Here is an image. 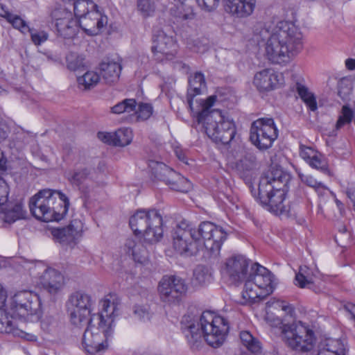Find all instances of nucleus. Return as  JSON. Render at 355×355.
Here are the masks:
<instances>
[{
  "mask_svg": "<svg viewBox=\"0 0 355 355\" xmlns=\"http://www.w3.org/2000/svg\"><path fill=\"white\" fill-rule=\"evenodd\" d=\"M252 40L264 47L272 62H288L303 48V35L298 26L288 21L257 23L253 28Z\"/></svg>",
  "mask_w": 355,
  "mask_h": 355,
  "instance_id": "1",
  "label": "nucleus"
},
{
  "mask_svg": "<svg viewBox=\"0 0 355 355\" xmlns=\"http://www.w3.org/2000/svg\"><path fill=\"white\" fill-rule=\"evenodd\" d=\"M181 330L192 349H198L203 339L212 347L223 345L229 331L227 320L211 311L202 313L199 322L190 315L183 316Z\"/></svg>",
  "mask_w": 355,
  "mask_h": 355,
  "instance_id": "2",
  "label": "nucleus"
},
{
  "mask_svg": "<svg viewBox=\"0 0 355 355\" xmlns=\"http://www.w3.org/2000/svg\"><path fill=\"white\" fill-rule=\"evenodd\" d=\"M120 299L110 293L100 302L101 311L93 314L88 320L82 340L84 349L90 354L105 350L107 340L112 335L114 318L118 315Z\"/></svg>",
  "mask_w": 355,
  "mask_h": 355,
  "instance_id": "3",
  "label": "nucleus"
},
{
  "mask_svg": "<svg viewBox=\"0 0 355 355\" xmlns=\"http://www.w3.org/2000/svg\"><path fill=\"white\" fill-rule=\"evenodd\" d=\"M288 181V175L279 168H272L261 176L257 198L262 206L275 214H288L289 209L285 205L284 189Z\"/></svg>",
  "mask_w": 355,
  "mask_h": 355,
  "instance_id": "4",
  "label": "nucleus"
},
{
  "mask_svg": "<svg viewBox=\"0 0 355 355\" xmlns=\"http://www.w3.org/2000/svg\"><path fill=\"white\" fill-rule=\"evenodd\" d=\"M216 100V96H211L206 100H197L201 107V110L197 112V120L203 125L206 134L213 141L228 144L235 136V126L233 121L225 118L220 110H210Z\"/></svg>",
  "mask_w": 355,
  "mask_h": 355,
  "instance_id": "5",
  "label": "nucleus"
},
{
  "mask_svg": "<svg viewBox=\"0 0 355 355\" xmlns=\"http://www.w3.org/2000/svg\"><path fill=\"white\" fill-rule=\"evenodd\" d=\"M69 200L63 193L51 189H43L32 197L29 208L37 219L50 222L59 221L68 211Z\"/></svg>",
  "mask_w": 355,
  "mask_h": 355,
  "instance_id": "6",
  "label": "nucleus"
},
{
  "mask_svg": "<svg viewBox=\"0 0 355 355\" xmlns=\"http://www.w3.org/2000/svg\"><path fill=\"white\" fill-rule=\"evenodd\" d=\"M223 279L230 284L239 285L241 278H248L255 287L271 294L277 285L275 275L268 268H221Z\"/></svg>",
  "mask_w": 355,
  "mask_h": 355,
  "instance_id": "7",
  "label": "nucleus"
},
{
  "mask_svg": "<svg viewBox=\"0 0 355 355\" xmlns=\"http://www.w3.org/2000/svg\"><path fill=\"white\" fill-rule=\"evenodd\" d=\"M129 224L137 235H141L148 243L159 241L163 236V220L157 209L138 210L129 220Z\"/></svg>",
  "mask_w": 355,
  "mask_h": 355,
  "instance_id": "8",
  "label": "nucleus"
},
{
  "mask_svg": "<svg viewBox=\"0 0 355 355\" xmlns=\"http://www.w3.org/2000/svg\"><path fill=\"white\" fill-rule=\"evenodd\" d=\"M198 242H203L202 257L206 260H211L218 257L227 234L223 230L209 221L202 222L196 231Z\"/></svg>",
  "mask_w": 355,
  "mask_h": 355,
  "instance_id": "9",
  "label": "nucleus"
},
{
  "mask_svg": "<svg viewBox=\"0 0 355 355\" xmlns=\"http://www.w3.org/2000/svg\"><path fill=\"white\" fill-rule=\"evenodd\" d=\"M282 332L286 344L293 349L309 352L313 349L314 332L302 322L284 324Z\"/></svg>",
  "mask_w": 355,
  "mask_h": 355,
  "instance_id": "10",
  "label": "nucleus"
},
{
  "mask_svg": "<svg viewBox=\"0 0 355 355\" xmlns=\"http://www.w3.org/2000/svg\"><path fill=\"white\" fill-rule=\"evenodd\" d=\"M189 285L186 280L178 275H164L157 285L160 300L168 305H178L187 296Z\"/></svg>",
  "mask_w": 355,
  "mask_h": 355,
  "instance_id": "11",
  "label": "nucleus"
},
{
  "mask_svg": "<svg viewBox=\"0 0 355 355\" xmlns=\"http://www.w3.org/2000/svg\"><path fill=\"white\" fill-rule=\"evenodd\" d=\"M174 250L187 257L196 254L198 252V237L196 230L186 220L178 223L171 233Z\"/></svg>",
  "mask_w": 355,
  "mask_h": 355,
  "instance_id": "12",
  "label": "nucleus"
},
{
  "mask_svg": "<svg viewBox=\"0 0 355 355\" xmlns=\"http://www.w3.org/2000/svg\"><path fill=\"white\" fill-rule=\"evenodd\" d=\"M93 302L89 295L82 291H76L70 295L67 302V309L71 323L82 327L87 323L91 317Z\"/></svg>",
  "mask_w": 355,
  "mask_h": 355,
  "instance_id": "13",
  "label": "nucleus"
},
{
  "mask_svg": "<svg viewBox=\"0 0 355 355\" xmlns=\"http://www.w3.org/2000/svg\"><path fill=\"white\" fill-rule=\"evenodd\" d=\"M149 167L154 178L164 182L172 190L186 193L192 187L189 180L162 162L150 161Z\"/></svg>",
  "mask_w": 355,
  "mask_h": 355,
  "instance_id": "14",
  "label": "nucleus"
},
{
  "mask_svg": "<svg viewBox=\"0 0 355 355\" xmlns=\"http://www.w3.org/2000/svg\"><path fill=\"white\" fill-rule=\"evenodd\" d=\"M278 130L271 118H261L254 121L250 128V139L259 149H268L277 138Z\"/></svg>",
  "mask_w": 355,
  "mask_h": 355,
  "instance_id": "15",
  "label": "nucleus"
},
{
  "mask_svg": "<svg viewBox=\"0 0 355 355\" xmlns=\"http://www.w3.org/2000/svg\"><path fill=\"white\" fill-rule=\"evenodd\" d=\"M152 42L151 50L156 60H171L176 56L178 49L176 41L162 30L154 31Z\"/></svg>",
  "mask_w": 355,
  "mask_h": 355,
  "instance_id": "16",
  "label": "nucleus"
},
{
  "mask_svg": "<svg viewBox=\"0 0 355 355\" xmlns=\"http://www.w3.org/2000/svg\"><path fill=\"white\" fill-rule=\"evenodd\" d=\"M83 227L81 220L74 219L67 226L53 230L52 234L63 248L72 249L82 236Z\"/></svg>",
  "mask_w": 355,
  "mask_h": 355,
  "instance_id": "17",
  "label": "nucleus"
},
{
  "mask_svg": "<svg viewBox=\"0 0 355 355\" xmlns=\"http://www.w3.org/2000/svg\"><path fill=\"white\" fill-rule=\"evenodd\" d=\"M14 312L21 317L34 315L40 308V301L36 294L24 291L15 294L12 298Z\"/></svg>",
  "mask_w": 355,
  "mask_h": 355,
  "instance_id": "18",
  "label": "nucleus"
},
{
  "mask_svg": "<svg viewBox=\"0 0 355 355\" xmlns=\"http://www.w3.org/2000/svg\"><path fill=\"white\" fill-rule=\"evenodd\" d=\"M40 283L44 291L54 298L64 288V276L55 268H46L40 277Z\"/></svg>",
  "mask_w": 355,
  "mask_h": 355,
  "instance_id": "19",
  "label": "nucleus"
},
{
  "mask_svg": "<svg viewBox=\"0 0 355 355\" xmlns=\"http://www.w3.org/2000/svg\"><path fill=\"white\" fill-rule=\"evenodd\" d=\"M282 75L272 69H264L257 72L253 84L259 92H268L282 84Z\"/></svg>",
  "mask_w": 355,
  "mask_h": 355,
  "instance_id": "20",
  "label": "nucleus"
},
{
  "mask_svg": "<svg viewBox=\"0 0 355 355\" xmlns=\"http://www.w3.org/2000/svg\"><path fill=\"white\" fill-rule=\"evenodd\" d=\"M78 24L89 35H97L107 23V17L103 15L97 8L91 10L86 15L78 19Z\"/></svg>",
  "mask_w": 355,
  "mask_h": 355,
  "instance_id": "21",
  "label": "nucleus"
},
{
  "mask_svg": "<svg viewBox=\"0 0 355 355\" xmlns=\"http://www.w3.org/2000/svg\"><path fill=\"white\" fill-rule=\"evenodd\" d=\"M133 135L130 128H121L115 132H98V138L104 143L114 146H125L132 140Z\"/></svg>",
  "mask_w": 355,
  "mask_h": 355,
  "instance_id": "22",
  "label": "nucleus"
},
{
  "mask_svg": "<svg viewBox=\"0 0 355 355\" xmlns=\"http://www.w3.org/2000/svg\"><path fill=\"white\" fill-rule=\"evenodd\" d=\"M230 12L238 17H246L252 15L256 0H226Z\"/></svg>",
  "mask_w": 355,
  "mask_h": 355,
  "instance_id": "23",
  "label": "nucleus"
},
{
  "mask_svg": "<svg viewBox=\"0 0 355 355\" xmlns=\"http://www.w3.org/2000/svg\"><path fill=\"white\" fill-rule=\"evenodd\" d=\"M90 173V168H77L70 173L69 181L73 186L77 187L82 193L87 194L89 191L87 181L89 179Z\"/></svg>",
  "mask_w": 355,
  "mask_h": 355,
  "instance_id": "24",
  "label": "nucleus"
},
{
  "mask_svg": "<svg viewBox=\"0 0 355 355\" xmlns=\"http://www.w3.org/2000/svg\"><path fill=\"white\" fill-rule=\"evenodd\" d=\"M244 282V289L242 291V297L244 304H254L263 300L269 294H266L265 291H261L254 288L253 282L248 278H241V283Z\"/></svg>",
  "mask_w": 355,
  "mask_h": 355,
  "instance_id": "25",
  "label": "nucleus"
},
{
  "mask_svg": "<svg viewBox=\"0 0 355 355\" xmlns=\"http://www.w3.org/2000/svg\"><path fill=\"white\" fill-rule=\"evenodd\" d=\"M346 349L338 339L327 338L320 343L317 355H345Z\"/></svg>",
  "mask_w": 355,
  "mask_h": 355,
  "instance_id": "26",
  "label": "nucleus"
},
{
  "mask_svg": "<svg viewBox=\"0 0 355 355\" xmlns=\"http://www.w3.org/2000/svg\"><path fill=\"white\" fill-rule=\"evenodd\" d=\"M206 86L204 75L201 72H196L189 78V88L187 90V102L190 109L193 111V98L200 94L202 89Z\"/></svg>",
  "mask_w": 355,
  "mask_h": 355,
  "instance_id": "27",
  "label": "nucleus"
},
{
  "mask_svg": "<svg viewBox=\"0 0 355 355\" xmlns=\"http://www.w3.org/2000/svg\"><path fill=\"white\" fill-rule=\"evenodd\" d=\"M6 300V293L0 284V332L2 334H16V329L11 317L3 309Z\"/></svg>",
  "mask_w": 355,
  "mask_h": 355,
  "instance_id": "28",
  "label": "nucleus"
},
{
  "mask_svg": "<svg viewBox=\"0 0 355 355\" xmlns=\"http://www.w3.org/2000/svg\"><path fill=\"white\" fill-rule=\"evenodd\" d=\"M33 135L31 132L24 130L16 131L9 141L8 147L12 153L22 151L32 140Z\"/></svg>",
  "mask_w": 355,
  "mask_h": 355,
  "instance_id": "29",
  "label": "nucleus"
},
{
  "mask_svg": "<svg viewBox=\"0 0 355 355\" xmlns=\"http://www.w3.org/2000/svg\"><path fill=\"white\" fill-rule=\"evenodd\" d=\"M319 273L318 268H300V271L295 274L294 284L301 288L309 287Z\"/></svg>",
  "mask_w": 355,
  "mask_h": 355,
  "instance_id": "30",
  "label": "nucleus"
},
{
  "mask_svg": "<svg viewBox=\"0 0 355 355\" xmlns=\"http://www.w3.org/2000/svg\"><path fill=\"white\" fill-rule=\"evenodd\" d=\"M102 78L107 83H112L119 78L121 66L116 62H103L100 64Z\"/></svg>",
  "mask_w": 355,
  "mask_h": 355,
  "instance_id": "31",
  "label": "nucleus"
},
{
  "mask_svg": "<svg viewBox=\"0 0 355 355\" xmlns=\"http://www.w3.org/2000/svg\"><path fill=\"white\" fill-rule=\"evenodd\" d=\"M78 21L73 19L72 16L69 18H64L62 21L55 23L58 33L64 38H71L73 37L78 29Z\"/></svg>",
  "mask_w": 355,
  "mask_h": 355,
  "instance_id": "32",
  "label": "nucleus"
},
{
  "mask_svg": "<svg viewBox=\"0 0 355 355\" xmlns=\"http://www.w3.org/2000/svg\"><path fill=\"white\" fill-rule=\"evenodd\" d=\"M298 177L301 182L306 186L313 188L319 196L324 195H332L331 191L322 182L318 181L312 175L308 173H298Z\"/></svg>",
  "mask_w": 355,
  "mask_h": 355,
  "instance_id": "33",
  "label": "nucleus"
},
{
  "mask_svg": "<svg viewBox=\"0 0 355 355\" xmlns=\"http://www.w3.org/2000/svg\"><path fill=\"white\" fill-rule=\"evenodd\" d=\"M355 102H346L342 107L341 111L336 121L335 128L340 130L345 125L350 124L355 119Z\"/></svg>",
  "mask_w": 355,
  "mask_h": 355,
  "instance_id": "34",
  "label": "nucleus"
},
{
  "mask_svg": "<svg viewBox=\"0 0 355 355\" xmlns=\"http://www.w3.org/2000/svg\"><path fill=\"white\" fill-rule=\"evenodd\" d=\"M125 248L127 252L131 254L133 259L141 264L145 263L146 250L139 243H137L133 239H128L125 243Z\"/></svg>",
  "mask_w": 355,
  "mask_h": 355,
  "instance_id": "35",
  "label": "nucleus"
},
{
  "mask_svg": "<svg viewBox=\"0 0 355 355\" xmlns=\"http://www.w3.org/2000/svg\"><path fill=\"white\" fill-rule=\"evenodd\" d=\"M236 167L238 171L245 173L252 171L257 167V158L253 153L245 152L236 162Z\"/></svg>",
  "mask_w": 355,
  "mask_h": 355,
  "instance_id": "36",
  "label": "nucleus"
},
{
  "mask_svg": "<svg viewBox=\"0 0 355 355\" xmlns=\"http://www.w3.org/2000/svg\"><path fill=\"white\" fill-rule=\"evenodd\" d=\"M100 80V76L95 71H88L77 77L78 87L81 89H90L95 87Z\"/></svg>",
  "mask_w": 355,
  "mask_h": 355,
  "instance_id": "37",
  "label": "nucleus"
},
{
  "mask_svg": "<svg viewBox=\"0 0 355 355\" xmlns=\"http://www.w3.org/2000/svg\"><path fill=\"white\" fill-rule=\"evenodd\" d=\"M25 215L26 211L24 210L22 204L17 202L13 207L7 209L4 211L3 219L6 223H12L17 220L24 218Z\"/></svg>",
  "mask_w": 355,
  "mask_h": 355,
  "instance_id": "38",
  "label": "nucleus"
},
{
  "mask_svg": "<svg viewBox=\"0 0 355 355\" xmlns=\"http://www.w3.org/2000/svg\"><path fill=\"white\" fill-rule=\"evenodd\" d=\"M295 89L297 91L298 95L311 111H315L317 110V103L315 98L313 94L309 92L307 87L300 83H296L295 85Z\"/></svg>",
  "mask_w": 355,
  "mask_h": 355,
  "instance_id": "39",
  "label": "nucleus"
},
{
  "mask_svg": "<svg viewBox=\"0 0 355 355\" xmlns=\"http://www.w3.org/2000/svg\"><path fill=\"white\" fill-rule=\"evenodd\" d=\"M225 266H262L258 262H254L241 254H233L230 256L225 262Z\"/></svg>",
  "mask_w": 355,
  "mask_h": 355,
  "instance_id": "40",
  "label": "nucleus"
},
{
  "mask_svg": "<svg viewBox=\"0 0 355 355\" xmlns=\"http://www.w3.org/2000/svg\"><path fill=\"white\" fill-rule=\"evenodd\" d=\"M212 279L210 268H196L193 270L192 282L194 285L201 286L209 283Z\"/></svg>",
  "mask_w": 355,
  "mask_h": 355,
  "instance_id": "41",
  "label": "nucleus"
},
{
  "mask_svg": "<svg viewBox=\"0 0 355 355\" xmlns=\"http://www.w3.org/2000/svg\"><path fill=\"white\" fill-rule=\"evenodd\" d=\"M352 87V80L349 78L344 77L338 81V94L345 103L350 101Z\"/></svg>",
  "mask_w": 355,
  "mask_h": 355,
  "instance_id": "42",
  "label": "nucleus"
},
{
  "mask_svg": "<svg viewBox=\"0 0 355 355\" xmlns=\"http://www.w3.org/2000/svg\"><path fill=\"white\" fill-rule=\"evenodd\" d=\"M240 338L243 345L252 353L257 354L260 352L261 346L259 343L253 338L250 332L246 331H241Z\"/></svg>",
  "mask_w": 355,
  "mask_h": 355,
  "instance_id": "43",
  "label": "nucleus"
},
{
  "mask_svg": "<svg viewBox=\"0 0 355 355\" xmlns=\"http://www.w3.org/2000/svg\"><path fill=\"white\" fill-rule=\"evenodd\" d=\"M134 112V116L131 119V121L137 122L145 121L150 118L153 114V107L148 103H141L138 109Z\"/></svg>",
  "mask_w": 355,
  "mask_h": 355,
  "instance_id": "44",
  "label": "nucleus"
},
{
  "mask_svg": "<svg viewBox=\"0 0 355 355\" xmlns=\"http://www.w3.org/2000/svg\"><path fill=\"white\" fill-rule=\"evenodd\" d=\"M137 106V102L133 98H127L121 102H119L114 106H113L112 109V112L114 114H122L123 112L130 113L135 110V107Z\"/></svg>",
  "mask_w": 355,
  "mask_h": 355,
  "instance_id": "45",
  "label": "nucleus"
},
{
  "mask_svg": "<svg viewBox=\"0 0 355 355\" xmlns=\"http://www.w3.org/2000/svg\"><path fill=\"white\" fill-rule=\"evenodd\" d=\"M67 68L71 71H78L85 67L84 58L76 53L71 52L66 57Z\"/></svg>",
  "mask_w": 355,
  "mask_h": 355,
  "instance_id": "46",
  "label": "nucleus"
},
{
  "mask_svg": "<svg viewBox=\"0 0 355 355\" xmlns=\"http://www.w3.org/2000/svg\"><path fill=\"white\" fill-rule=\"evenodd\" d=\"M137 10L144 17L151 16L155 11V0H137Z\"/></svg>",
  "mask_w": 355,
  "mask_h": 355,
  "instance_id": "47",
  "label": "nucleus"
},
{
  "mask_svg": "<svg viewBox=\"0 0 355 355\" xmlns=\"http://www.w3.org/2000/svg\"><path fill=\"white\" fill-rule=\"evenodd\" d=\"M308 164L312 168L319 170L325 174L330 175V171L329 169L327 161L324 157L319 153L315 155L314 157L311 159Z\"/></svg>",
  "mask_w": 355,
  "mask_h": 355,
  "instance_id": "48",
  "label": "nucleus"
},
{
  "mask_svg": "<svg viewBox=\"0 0 355 355\" xmlns=\"http://www.w3.org/2000/svg\"><path fill=\"white\" fill-rule=\"evenodd\" d=\"M134 314L139 320L148 321L152 316L150 307L148 305H136L134 306Z\"/></svg>",
  "mask_w": 355,
  "mask_h": 355,
  "instance_id": "49",
  "label": "nucleus"
},
{
  "mask_svg": "<svg viewBox=\"0 0 355 355\" xmlns=\"http://www.w3.org/2000/svg\"><path fill=\"white\" fill-rule=\"evenodd\" d=\"M27 32H30L32 42L37 46L46 42L49 37L48 33L44 31L30 28V31H27Z\"/></svg>",
  "mask_w": 355,
  "mask_h": 355,
  "instance_id": "50",
  "label": "nucleus"
},
{
  "mask_svg": "<svg viewBox=\"0 0 355 355\" xmlns=\"http://www.w3.org/2000/svg\"><path fill=\"white\" fill-rule=\"evenodd\" d=\"M71 11L61 6L55 8L51 13V18L55 23L59 21H62L64 18L71 17Z\"/></svg>",
  "mask_w": 355,
  "mask_h": 355,
  "instance_id": "51",
  "label": "nucleus"
},
{
  "mask_svg": "<svg viewBox=\"0 0 355 355\" xmlns=\"http://www.w3.org/2000/svg\"><path fill=\"white\" fill-rule=\"evenodd\" d=\"M8 21L10 22L15 28L19 29L21 33H24L27 32V31H30V28L26 22L17 15H12Z\"/></svg>",
  "mask_w": 355,
  "mask_h": 355,
  "instance_id": "52",
  "label": "nucleus"
},
{
  "mask_svg": "<svg viewBox=\"0 0 355 355\" xmlns=\"http://www.w3.org/2000/svg\"><path fill=\"white\" fill-rule=\"evenodd\" d=\"M220 0H196L199 7L202 10L210 12L217 8Z\"/></svg>",
  "mask_w": 355,
  "mask_h": 355,
  "instance_id": "53",
  "label": "nucleus"
},
{
  "mask_svg": "<svg viewBox=\"0 0 355 355\" xmlns=\"http://www.w3.org/2000/svg\"><path fill=\"white\" fill-rule=\"evenodd\" d=\"M317 153L318 152L311 147H307L302 145L300 146V157L303 159H304L307 163L311 159L314 157L315 155H316Z\"/></svg>",
  "mask_w": 355,
  "mask_h": 355,
  "instance_id": "54",
  "label": "nucleus"
},
{
  "mask_svg": "<svg viewBox=\"0 0 355 355\" xmlns=\"http://www.w3.org/2000/svg\"><path fill=\"white\" fill-rule=\"evenodd\" d=\"M8 193V184L3 178H0V205L7 202Z\"/></svg>",
  "mask_w": 355,
  "mask_h": 355,
  "instance_id": "55",
  "label": "nucleus"
},
{
  "mask_svg": "<svg viewBox=\"0 0 355 355\" xmlns=\"http://www.w3.org/2000/svg\"><path fill=\"white\" fill-rule=\"evenodd\" d=\"M10 132V129L7 122L0 119V143L7 139Z\"/></svg>",
  "mask_w": 355,
  "mask_h": 355,
  "instance_id": "56",
  "label": "nucleus"
},
{
  "mask_svg": "<svg viewBox=\"0 0 355 355\" xmlns=\"http://www.w3.org/2000/svg\"><path fill=\"white\" fill-rule=\"evenodd\" d=\"M8 263L9 265H13V264H17L19 266H21L23 264H26V263H31V264H41L42 262L40 261H16L15 260L12 259H8Z\"/></svg>",
  "mask_w": 355,
  "mask_h": 355,
  "instance_id": "57",
  "label": "nucleus"
},
{
  "mask_svg": "<svg viewBox=\"0 0 355 355\" xmlns=\"http://www.w3.org/2000/svg\"><path fill=\"white\" fill-rule=\"evenodd\" d=\"M12 14L10 13L8 10L6 9V6L2 4H0V16L6 18L7 20L10 19V17H12Z\"/></svg>",
  "mask_w": 355,
  "mask_h": 355,
  "instance_id": "58",
  "label": "nucleus"
},
{
  "mask_svg": "<svg viewBox=\"0 0 355 355\" xmlns=\"http://www.w3.org/2000/svg\"><path fill=\"white\" fill-rule=\"evenodd\" d=\"M346 67L349 70L355 69V60L349 58L345 61Z\"/></svg>",
  "mask_w": 355,
  "mask_h": 355,
  "instance_id": "59",
  "label": "nucleus"
},
{
  "mask_svg": "<svg viewBox=\"0 0 355 355\" xmlns=\"http://www.w3.org/2000/svg\"><path fill=\"white\" fill-rule=\"evenodd\" d=\"M345 309L349 312L353 318H355V305L353 304H347L345 306Z\"/></svg>",
  "mask_w": 355,
  "mask_h": 355,
  "instance_id": "60",
  "label": "nucleus"
},
{
  "mask_svg": "<svg viewBox=\"0 0 355 355\" xmlns=\"http://www.w3.org/2000/svg\"><path fill=\"white\" fill-rule=\"evenodd\" d=\"M6 159L3 156V153L0 150V170H4L6 168Z\"/></svg>",
  "mask_w": 355,
  "mask_h": 355,
  "instance_id": "61",
  "label": "nucleus"
},
{
  "mask_svg": "<svg viewBox=\"0 0 355 355\" xmlns=\"http://www.w3.org/2000/svg\"><path fill=\"white\" fill-rule=\"evenodd\" d=\"M330 196L335 198V202L337 205V207L340 210V211H342V209H343V204L339 200L336 198V196L334 193V196H332V195H330Z\"/></svg>",
  "mask_w": 355,
  "mask_h": 355,
  "instance_id": "62",
  "label": "nucleus"
},
{
  "mask_svg": "<svg viewBox=\"0 0 355 355\" xmlns=\"http://www.w3.org/2000/svg\"><path fill=\"white\" fill-rule=\"evenodd\" d=\"M175 68H178V69H184V68H187L186 67V65L184 64H183L182 62H176L175 64Z\"/></svg>",
  "mask_w": 355,
  "mask_h": 355,
  "instance_id": "63",
  "label": "nucleus"
},
{
  "mask_svg": "<svg viewBox=\"0 0 355 355\" xmlns=\"http://www.w3.org/2000/svg\"><path fill=\"white\" fill-rule=\"evenodd\" d=\"M6 94H7V91L5 89L0 87V96H3V95H6Z\"/></svg>",
  "mask_w": 355,
  "mask_h": 355,
  "instance_id": "64",
  "label": "nucleus"
}]
</instances>
